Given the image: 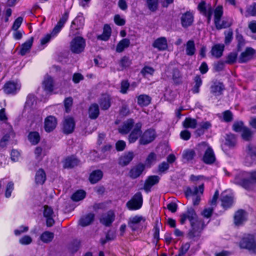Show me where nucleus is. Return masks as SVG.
<instances>
[{"instance_id": "obj_28", "label": "nucleus", "mask_w": 256, "mask_h": 256, "mask_svg": "<svg viewBox=\"0 0 256 256\" xmlns=\"http://www.w3.org/2000/svg\"><path fill=\"white\" fill-rule=\"evenodd\" d=\"M134 124V120L128 119L124 122L121 128H118V132L122 134H126L132 130Z\"/></svg>"}, {"instance_id": "obj_30", "label": "nucleus", "mask_w": 256, "mask_h": 256, "mask_svg": "<svg viewBox=\"0 0 256 256\" xmlns=\"http://www.w3.org/2000/svg\"><path fill=\"white\" fill-rule=\"evenodd\" d=\"M102 176V172L100 170H96L91 172L89 176V180L91 184H94L100 181Z\"/></svg>"}, {"instance_id": "obj_27", "label": "nucleus", "mask_w": 256, "mask_h": 256, "mask_svg": "<svg viewBox=\"0 0 256 256\" xmlns=\"http://www.w3.org/2000/svg\"><path fill=\"white\" fill-rule=\"evenodd\" d=\"M152 46L159 50H166L168 47L167 41L164 37L157 38L152 44Z\"/></svg>"}, {"instance_id": "obj_11", "label": "nucleus", "mask_w": 256, "mask_h": 256, "mask_svg": "<svg viewBox=\"0 0 256 256\" xmlns=\"http://www.w3.org/2000/svg\"><path fill=\"white\" fill-rule=\"evenodd\" d=\"M68 16L69 13L68 12H65L64 14L62 15L59 21L58 22L57 24L55 26L51 34L52 36H56L61 30L62 28L67 21Z\"/></svg>"}, {"instance_id": "obj_2", "label": "nucleus", "mask_w": 256, "mask_h": 256, "mask_svg": "<svg viewBox=\"0 0 256 256\" xmlns=\"http://www.w3.org/2000/svg\"><path fill=\"white\" fill-rule=\"evenodd\" d=\"M240 248L246 249L249 252L256 254V240L252 234L244 235L239 242Z\"/></svg>"}, {"instance_id": "obj_60", "label": "nucleus", "mask_w": 256, "mask_h": 256, "mask_svg": "<svg viewBox=\"0 0 256 256\" xmlns=\"http://www.w3.org/2000/svg\"><path fill=\"white\" fill-rule=\"evenodd\" d=\"M158 220H157L156 222L155 226L154 227V238L156 240V243L158 242L160 240L159 234H160V228L158 226Z\"/></svg>"}, {"instance_id": "obj_23", "label": "nucleus", "mask_w": 256, "mask_h": 256, "mask_svg": "<svg viewBox=\"0 0 256 256\" xmlns=\"http://www.w3.org/2000/svg\"><path fill=\"white\" fill-rule=\"evenodd\" d=\"M160 178L157 176H150L146 180L144 189L148 192L150 190V188L158 182Z\"/></svg>"}, {"instance_id": "obj_14", "label": "nucleus", "mask_w": 256, "mask_h": 256, "mask_svg": "<svg viewBox=\"0 0 256 256\" xmlns=\"http://www.w3.org/2000/svg\"><path fill=\"white\" fill-rule=\"evenodd\" d=\"M254 162H256V147L249 144L247 147L246 162L250 165Z\"/></svg>"}, {"instance_id": "obj_39", "label": "nucleus", "mask_w": 256, "mask_h": 256, "mask_svg": "<svg viewBox=\"0 0 256 256\" xmlns=\"http://www.w3.org/2000/svg\"><path fill=\"white\" fill-rule=\"evenodd\" d=\"M224 49V45L220 44H216L212 48L211 50L212 54L216 58H219L222 56Z\"/></svg>"}, {"instance_id": "obj_57", "label": "nucleus", "mask_w": 256, "mask_h": 256, "mask_svg": "<svg viewBox=\"0 0 256 256\" xmlns=\"http://www.w3.org/2000/svg\"><path fill=\"white\" fill-rule=\"evenodd\" d=\"M233 115L230 110H226L223 112V119L226 122H230L232 120Z\"/></svg>"}, {"instance_id": "obj_61", "label": "nucleus", "mask_w": 256, "mask_h": 256, "mask_svg": "<svg viewBox=\"0 0 256 256\" xmlns=\"http://www.w3.org/2000/svg\"><path fill=\"white\" fill-rule=\"evenodd\" d=\"M32 242V238L29 236H24L20 240V242L23 245L29 244Z\"/></svg>"}, {"instance_id": "obj_42", "label": "nucleus", "mask_w": 256, "mask_h": 256, "mask_svg": "<svg viewBox=\"0 0 256 256\" xmlns=\"http://www.w3.org/2000/svg\"><path fill=\"white\" fill-rule=\"evenodd\" d=\"M130 44V40L128 38H124L118 44L116 50L118 52H122L126 48H128Z\"/></svg>"}, {"instance_id": "obj_12", "label": "nucleus", "mask_w": 256, "mask_h": 256, "mask_svg": "<svg viewBox=\"0 0 256 256\" xmlns=\"http://www.w3.org/2000/svg\"><path fill=\"white\" fill-rule=\"evenodd\" d=\"M75 127V122L72 118L68 117L64 118L63 122L62 130L66 134L72 132Z\"/></svg>"}, {"instance_id": "obj_16", "label": "nucleus", "mask_w": 256, "mask_h": 256, "mask_svg": "<svg viewBox=\"0 0 256 256\" xmlns=\"http://www.w3.org/2000/svg\"><path fill=\"white\" fill-rule=\"evenodd\" d=\"M57 120L52 116H47L44 120V130L47 132L52 131L56 127Z\"/></svg>"}, {"instance_id": "obj_17", "label": "nucleus", "mask_w": 256, "mask_h": 256, "mask_svg": "<svg viewBox=\"0 0 256 256\" xmlns=\"http://www.w3.org/2000/svg\"><path fill=\"white\" fill-rule=\"evenodd\" d=\"M142 124L138 122L134 126V128L129 136V142L132 143L135 142L142 134Z\"/></svg>"}, {"instance_id": "obj_64", "label": "nucleus", "mask_w": 256, "mask_h": 256, "mask_svg": "<svg viewBox=\"0 0 256 256\" xmlns=\"http://www.w3.org/2000/svg\"><path fill=\"white\" fill-rule=\"evenodd\" d=\"M115 23L118 26H124L125 24V20L122 18L120 15L116 14L114 17Z\"/></svg>"}, {"instance_id": "obj_45", "label": "nucleus", "mask_w": 256, "mask_h": 256, "mask_svg": "<svg viewBox=\"0 0 256 256\" xmlns=\"http://www.w3.org/2000/svg\"><path fill=\"white\" fill-rule=\"evenodd\" d=\"M222 205L224 208H228L232 206L233 202V198L231 196L222 194L221 196Z\"/></svg>"}, {"instance_id": "obj_8", "label": "nucleus", "mask_w": 256, "mask_h": 256, "mask_svg": "<svg viewBox=\"0 0 256 256\" xmlns=\"http://www.w3.org/2000/svg\"><path fill=\"white\" fill-rule=\"evenodd\" d=\"M236 182L246 189L250 188L253 184H256V171L250 173L249 179H244L241 182H238L236 178Z\"/></svg>"}, {"instance_id": "obj_10", "label": "nucleus", "mask_w": 256, "mask_h": 256, "mask_svg": "<svg viewBox=\"0 0 256 256\" xmlns=\"http://www.w3.org/2000/svg\"><path fill=\"white\" fill-rule=\"evenodd\" d=\"M68 16L69 13L68 12H65L64 14L62 15L59 21L58 22L57 24L55 26L51 34L52 36H56L61 30L62 28L67 21Z\"/></svg>"}, {"instance_id": "obj_53", "label": "nucleus", "mask_w": 256, "mask_h": 256, "mask_svg": "<svg viewBox=\"0 0 256 256\" xmlns=\"http://www.w3.org/2000/svg\"><path fill=\"white\" fill-rule=\"evenodd\" d=\"M73 100L72 97H68L64 100V106L65 110L66 112H69L70 110V108L72 106Z\"/></svg>"}, {"instance_id": "obj_20", "label": "nucleus", "mask_w": 256, "mask_h": 256, "mask_svg": "<svg viewBox=\"0 0 256 256\" xmlns=\"http://www.w3.org/2000/svg\"><path fill=\"white\" fill-rule=\"evenodd\" d=\"M254 53V50L250 48H247L246 50L242 52L238 58L240 62H246L251 60Z\"/></svg>"}, {"instance_id": "obj_62", "label": "nucleus", "mask_w": 256, "mask_h": 256, "mask_svg": "<svg viewBox=\"0 0 256 256\" xmlns=\"http://www.w3.org/2000/svg\"><path fill=\"white\" fill-rule=\"evenodd\" d=\"M23 20V18L21 16L18 18L15 21L12 26V29L14 30H16L20 26Z\"/></svg>"}, {"instance_id": "obj_7", "label": "nucleus", "mask_w": 256, "mask_h": 256, "mask_svg": "<svg viewBox=\"0 0 256 256\" xmlns=\"http://www.w3.org/2000/svg\"><path fill=\"white\" fill-rule=\"evenodd\" d=\"M180 222L183 224L186 220H188L190 222L195 221L197 219V215L194 210L192 208H188L185 213L182 214L180 216Z\"/></svg>"}, {"instance_id": "obj_22", "label": "nucleus", "mask_w": 256, "mask_h": 256, "mask_svg": "<svg viewBox=\"0 0 256 256\" xmlns=\"http://www.w3.org/2000/svg\"><path fill=\"white\" fill-rule=\"evenodd\" d=\"M44 215L46 218V222L47 226H52L54 222L53 219L54 212L52 208L48 206H45Z\"/></svg>"}, {"instance_id": "obj_48", "label": "nucleus", "mask_w": 256, "mask_h": 256, "mask_svg": "<svg viewBox=\"0 0 256 256\" xmlns=\"http://www.w3.org/2000/svg\"><path fill=\"white\" fill-rule=\"evenodd\" d=\"M54 236V233L46 231L42 234L40 238L44 242L48 243L52 240Z\"/></svg>"}, {"instance_id": "obj_5", "label": "nucleus", "mask_w": 256, "mask_h": 256, "mask_svg": "<svg viewBox=\"0 0 256 256\" xmlns=\"http://www.w3.org/2000/svg\"><path fill=\"white\" fill-rule=\"evenodd\" d=\"M142 202V193L138 192L132 196L130 200L128 202L126 206L130 210H138L141 208Z\"/></svg>"}, {"instance_id": "obj_34", "label": "nucleus", "mask_w": 256, "mask_h": 256, "mask_svg": "<svg viewBox=\"0 0 256 256\" xmlns=\"http://www.w3.org/2000/svg\"><path fill=\"white\" fill-rule=\"evenodd\" d=\"M204 184L200 185L198 188L196 186H194L193 188H187L185 192V194L186 198L191 196L197 195L200 192L201 194H203L204 192Z\"/></svg>"}, {"instance_id": "obj_50", "label": "nucleus", "mask_w": 256, "mask_h": 256, "mask_svg": "<svg viewBox=\"0 0 256 256\" xmlns=\"http://www.w3.org/2000/svg\"><path fill=\"white\" fill-rule=\"evenodd\" d=\"M252 132L248 128H244L242 129V136L245 140H250L252 137Z\"/></svg>"}, {"instance_id": "obj_19", "label": "nucleus", "mask_w": 256, "mask_h": 256, "mask_svg": "<svg viewBox=\"0 0 256 256\" xmlns=\"http://www.w3.org/2000/svg\"><path fill=\"white\" fill-rule=\"evenodd\" d=\"M20 88V86L14 82H8L4 86V90L7 94H14Z\"/></svg>"}, {"instance_id": "obj_51", "label": "nucleus", "mask_w": 256, "mask_h": 256, "mask_svg": "<svg viewBox=\"0 0 256 256\" xmlns=\"http://www.w3.org/2000/svg\"><path fill=\"white\" fill-rule=\"evenodd\" d=\"M86 196V192L84 190H79L74 192L72 196V199L74 201L78 202L80 200L84 198Z\"/></svg>"}, {"instance_id": "obj_56", "label": "nucleus", "mask_w": 256, "mask_h": 256, "mask_svg": "<svg viewBox=\"0 0 256 256\" xmlns=\"http://www.w3.org/2000/svg\"><path fill=\"white\" fill-rule=\"evenodd\" d=\"M14 184L12 182H10L6 185V190L5 192V196L7 198L11 196L12 192L14 190Z\"/></svg>"}, {"instance_id": "obj_40", "label": "nucleus", "mask_w": 256, "mask_h": 256, "mask_svg": "<svg viewBox=\"0 0 256 256\" xmlns=\"http://www.w3.org/2000/svg\"><path fill=\"white\" fill-rule=\"evenodd\" d=\"M46 180V175L42 168L39 169L36 172L35 176L36 182L37 184H42Z\"/></svg>"}, {"instance_id": "obj_25", "label": "nucleus", "mask_w": 256, "mask_h": 256, "mask_svg": "<svg viewBox=\"0 0 256 256\" xmlns=\"http://www.w3.org/2000/svg\"><path fill=\"white\" fill-rule=\"evenodd\" d=\"M200 222L196 219L195 221L190 222L191 230L188 233L190 238H193L198 236L200 232Z\"/></svg>"}, {"instance_id": "obj_59", "label": "nucleus", "mask_w": 256, "mask_h": 256, "mask_svg": "<svg viewBox=\"0 0 256 256\" xmlns=\"http://www.w3.org/2000/svg\"><path fill=\"white\" fill-rule=\"evenodd\" d=\"M80 246V242L78 240L74 241L70 246V250L71 252H77Z\"/></svg>"}, {"instance_id": "obj_49", "label": "nucleus", "mask_w": 256, "mask_h": 256, "mask_svg": "<svg viewBox=\"0 0 256 256\" xmlns=\"http://www.w3.org/2000/svg\"><path fill=\"white\" fill-rule=\"evenodd\" d=\"M28 138L32 144H36L40 140L39 134L36 132H30L28 136Z\"/></svg>"}, {"instance_id": "obj_18", "label": "nucleus", "mask_w": 256, "mask_h": 256, "mask_svg": "<svg viewBox=\"0 0 256 256\" xmlns=\"http://www.w3.org/2000/svg\"><path fill=\"white\" fill-rule=\"evenodd\" d=\"M145 169V165L140 163L131 168L129 172V176L132 179L139 177Z\"/></svg>"}, {"instance_id": "obj_47", "label": "nucleus", "mask_w": 256, "mask_h": 256, "mask_svg": "<svg viewBox=\"0 0 256 256\" xmlns=\"http://www.w3.org/2000/svg\"><path fill=\"white\" fill-rule=\"evenodd\" d=\"M236 144V138L234 134H228L226 137V144L230 148L234 147Z\"/></svg>"}, {"instance_id": "obj_41", "label": "nucleus", "mask_w": 256, "mask_h": 256, "mask_svg": "<svg viewBox=\"0 0 256 256\" xmlns=\"http://www.w3.org/2000/svg\"><path fill=\"white\" fill-rule=\"evenodd\" d=\"M186 54L189 56H192L194 54L196 48L195 44L193 40H189L186 44Z\"/></svg>"}, {"instance_id": "obj_15", "label": "nucleus", "mask_w": 256, "mask_h": 256, "mask_svg": "<svg viewBox=\"0 0 256 256\" xmlns=\"http://www.w3.org/2000/svg\"><path fill=\"white\" fill-rule=\"evenodd\" d=\"M181 24L186 28L190 26L194 22V16L190 12H186L182 14L180 17Z\"/></svg>"}, {"instance_id": "obj_31", "label": "nucleus", "mask_w": 256, "mask_h": 256, "mask_svg": "<svg viewBox=\"0 0 256 256\" xmlns=\"http://www.w3.org/2000/svg\"><path fill=\"white\" fill-rule=\"evenodd\" d=\"M94 214L92 213L82 216L79 220V224L84 227L90 225L94 220Z\"/></svg>"}, {"instance_id": "obj_26", "label": "nucleus", "mask_w": 256, "mask_h": 256, "mask_svg": "<svg viewBox=\"0 0 256 256\" xmlns=\"http://www.w3.org/2000/svg\"><path fill=\"white\" fill-rule=\"evenodd\" d=\"M145 221V219L141 216H136L130 218L128 226L132 230H136L138 228V224L141 222Z\"/></svg>"}, {"instance_id": "obj_54", "label": "nucleus", "mask_w": 256, "mask_h": 256, "mask_svg": "<svg viewBox=\"0 0 256 256\" xmlns=\"http://www.w3.org/2000/svg\"><path fill=\"white\" fill-rule=\"evenodd\" d=\"M131 60L126 56H123L120 62V64L122 68H126L131 64Z\"/></svg>"}, {"instance_id": "obj_33", "label": "nucleus", "mask_w": 256, "mask_h": 256, "mask_svg": "<svg viewBox=\"0 0 256 256\" xmlns=\"http://www.w3.org/2000/svg\"><path fill=\"white\" fill-rule=\"evenodd\" d=\"M42 86L44 90L52 92L54 90V80L52 78L48 75L46 76L42 82Z\"/></svg>"}, {"instance_id": "obj_6", "label": "nucleus", "mask_w": 256, "mask_h": 256, "mask_svg": "<svg viewBox=\"0 0 256 256\" xmlns=\"http://www.w3.org/2000/svg\"><path fill=\"white\" fill-rule=\"evenodd\" d=\"M156 136L155 130L152 129H148L142 135L140 140V144L143 145L147 144L152 142Z\"/></svg>"}, {"instance_id": "obj_44", "label": "nucleus", "mask_w": 256, "mask_h": 256, "mask_svg": "<svg viewBox=\"0 0 256 256\" xmlns=\"http://www.w3.org/2000/svg\"><path fill=\"white\" fill-rule=\"evenodd\" d=\"M111 34V28L108 25L105 24L104 27V31L102 34L98 36V38L103 40H108Z\"/></svg>"}, {"instance_id": "obj_3", "label": "nucleus", "mask_w": 256, "mask_h": 256, "mask_svg": "<svg viewBox=\"0 0 256 256\" xmlns=\"http://www.w3.org/2000/svg\"><path fill=\"white\" fill-rule=\"evenodd\" d=\"M214 24L218 30H220L229 27L232 24V22L228 20H223L220 23V18L223 14L222 6H218L214 10Z\"/></svg>"}, {"instance_id": "obj_63", "label": "nucleus", "mask_w": 256, "mask_h": 256, "mask_svg": "<svg viewBox=\"0 0 256 256\" xmlns=\"http://www.w3.org/2000/svg\"><path fill=\"white\" fill-rule=\"evenodd\" d=\"M214 211L212 208H204L202 212V215L206 218L210 217Z\"/></svg>"}, {"instance_id": "obj_32", "label": "nucleus", "mask_w": 256, "mask_h": 256, "mask_svg": "<svg viewBox=\"0 0 256 256\" xmlns=\"http://www.w3.org/2000/svg\"><path fill=\"white\" fill-rule=\"evenodd\" d=\"M99 104L103 110H108L110 106V98L108 94H102L99 100Z\"/></svg>"}, {"instance_id": "obj_55", "label": "nucleus", "mask_w": 256, "mask_h": 256, "mask_svg": "<svg viewBox=\"0 0 256 256\" xmlns=\"http://www.w3.org/2000/svg\"><path fill=\"white\" fill-rule=\"evenodd\" d=\"M209 6H210L208 5L206 6V2L202 1L198 5V10L201 13L204 14L208 12Z\"/></svg>"}, {"instance_id": "obj_38", "label": "nucleus", "mask_w": 256, "mask_h": 256, "mask_svg": "<svg viewBox=\"0 0 256 256\" xmlns=\"http://www.w3.org/2000/svg\"><path fill=\"white\" fill-rule=\"evenodd\" d=\"M211 92L216 96H219L222 94L224 90V86L221 82H215L211 86Z\"/></svg>"}, {"instance_id": "obj_52", "label": "nucleus", "mask_w": 256, "mask_h": 256, "mask_svg": "<svg viewBox=\"0 0 256 256\" xmlns=\"http://www.w3.org/2000/svg\"><path fill=\"white\" fill-rule=\"evenodd\" d=\"M195 155L196 154L194 150H186L183 152L182 158L186 161H189L192 160Z\"/></svg>"}, {"instance_id": "obj_21", "label": "nucleus", "mask_w": 256, "mask_h": 256, "mask_svg": "<svg viewBox=\"0 0 256 256\" xmlns=\"http://www.w3.org/2000/svg\"><path fill=\"white\" fill-rule=\"evenodd\" d=\"M134 157L132 152L124 153L118 159V164L122 166H124L128 164Z\"/></svg>"}, {"instance_id": "obj_46", "label": "nucleus", "mask_w": 256, "mask_h": 256, "mask_svg": "<svg viewBox=\"0 0 256 256\" xmlns=\"http://www.w3.org/2000/svg\"><path fill=\"white\" fill-rule=\"evenodd\" d=\"M198 124L197 120L191 118H186L182 123L185 128H195Z\"/></svg>"}, {"instance_id": "obj_36", "label": "nucleus", "mask_w": 256, "mask_h": 256, "mask_svg": "<svg viewBox=\"0 0 256 256\" xmlns=\"http://www.w3.org/2000/svg\"><path fill=\"white\" fill-rule=\"evenodd\" d=\"M138 104L140 106H148L151 102L152 98L148 95L142 94L137 97Z\"/></svg>"}, {"instance_id": "obj_13", "label": "nucleus", "mask_w": 256, "mask_h": 256, "mask_svg": "<svg viewBox=\"0 0 256 256\" xmlns=\"http://www.w3.org/2000/svg\"><path fill=\"white\" fill-rule=\"evenodd\" d=\"M115 219V214L112 210H109L107 212L102 214L100 222L104 225L109 226Z\"/></svg>"}, {"instance_id": "obj_37", "label": "nucleus", "mask_w": 256, "mask_h": 256, "mask_svg": "<svg viewBox=\"0 0 256 256\" xmlns=\"http://www.w3.org/2000/svg\"><path fill=\"white\" fill-rule=\"evenodd\" d=\"M33 40L34 38L32 37L22 45V47L20 51V54L22 56H24L30 51L32 46Z\"/></svg>"}, {"instance_id": "obj_35", "label": "nucleus", "mask_w": 256, "mask_h": 256, "mask_svg": "<svg viewBox=\"0 0 256 256\" xmlns=\"http://www.w3.org/2000/svg\"><path fill=\"white\" fill-rule=\"evenodd\" d=\"M88 113L90 118L96 119L100 114L99 108L98 104L95 103L92 104L88 108Z\"/></svg>"}, {"instance_id": "obj_29", "label": "nucleus", "mask_w": 256, "mask_h": 256, "mask_svg": "<svg viewBox=\"0 0 256 256\" xmlns=\"http://www.w3.org/2000/svg\"><path fill=\"white\" fill-rule=\"evenodd\" d=\"M80 162V160L74 156L66 158L64 162V168H72L77 166Z\"/></svg>"}, {"instance_id": "obj_58", "label": "nucleus", "mask_w": 256, "mask_h": 256, "mask_svg": "<svg viewBox=\"0 0 256 256\" xmlns=\"http://www.w3.org/2000/svg\"><path fill=\"white\" fill-rule=\"evenodd\" d=\"M190 248V244L186 242L182 245L179 252V256H184Z\"/></svg>"}, {"instance_id": "obj_4", "label": "nucleus", "mask_w": 256, "mask_h": 256, "mask_svg": "<svg viewBox=\"0 0 256 256\" xmlns=\"http://www.w3.org/2000/svg\"><path fill=\"white\" fill-rule=\"evenodd\" d=\"M85 46V40L80 36H76L70 42V48L72 52L79 54L84 50Z\"/></svg>"}, {"instance_id": "obj_24", "label": "nucleus", "mask_w": 256, "mask_h": 256, "mask_svg": "<svg viewBox=\"0 0 256 256\" xmlns=\"http://www.w3.org/2000/svg\"><path fill=\"white\" fill-rule=\"evenodd\" d=\"M246 220V212L242 210H238L234 216V222L236 225L239 226Z\"/></svg>"}, {"instance_id": "obj_1", "label": "nucleus", "mask_w": 256, "mask_h": 256, "mask_svg": "<svg viewBox=\"0 0 256 256\" xmlns=\"http://www.w3.org/2000/svg\"><path fill=\"white\" fill-rule=\"evenodd\" d=\"M197 149L201 155L203 152L204 154L202 160L206 164H212L216 160L214 151L206 142H203L198 146Z\"/></svg>"}, {"instance_id": "obj_9", "label": "nucleus", "mask_w": 256, "mask_h": 256, "mask_svg": "<svg viewBox=\"0 0 256 256\" xmlns=\"http://www.w3.org/2000/svg\"><path fill=\"white\" fill-rule=\"evenodd\" d=\"M68 16L69 13L68 12H65L64 14L62 15L59 21L58 22L57 24L55 26L51 34L52 36H56L61 30L62 28L67 21Z\"/></svg>"}, {"instance_id": "obj_43", "label": "nucleus", "mask_w": 256, "mask_h": 256, "mask_svg": "<svg viewBox=\"0 0 256 256\" xmlns=\"http://www.w3.org/2000/svg\"><path fill=\"white\" fill-rule=\"evenodd\" d=\"M158 0H146V6L152 12H156L158 8Z\"/></svg>"}]
</instances>
